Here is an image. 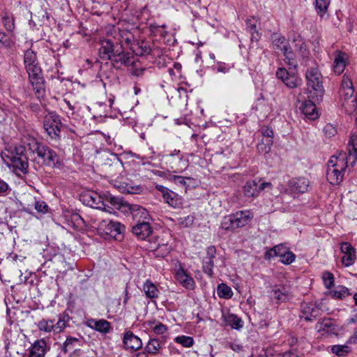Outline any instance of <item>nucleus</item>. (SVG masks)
Wrapping results in <instances>:
<instances>
[{
    "mask_svg": "<svg viewBox=\"0 0 357 357\" xmlns=\"http://www.w3.org/2000/svg\"><path fill=\"white\" fill-rule=\"evenodd\" d=\"M175 342L176 343H178L181 344L184 347H191L194 344V340L192 337L190 336H185V335H181L177 336L174 339Z\"/></svg>",
    "mask_w": 357,
    "mask_h": 357,
    "instance_id": "4c0bfd02",
    "label": "nucleus"
},
{
    "mask_svg": "<svg viewBox=\"0 0 357 357\" xmlns=\"http://www.w3.org/2000/svg\"><path fill=\"white\" fill-rule=\"evenodd\" d=\"M121 38L125 40L126 43L129 44L131 42V33L126 31L119 32Z\"/></svg>",
    "mask_w": 357,
    "mask_h": 357,
    "instance_id": "e2e57ef3",
    "label": "nucleus"
},
{
    "mask_svg": "<svg viewBox=\"0 0 357 357\" xmlns=\"http://www.w3.org/2000/svg\"><path fill=\"white\" fill-rule=\"evenodd\" d=\"M38 327L40 331L49 333L54 331V323L52 319L47 320L43 319L38 322Z\"/></svg>",
    "mask_w": 357,
    "mask_h": 357,
    "instance_id": "e433bc0d",
    "label": "nucleus"
},
{
    "mask_svg": "<svg viewBox=\"0 0 357 357\" xmlns=\"http://www.w3.org/2000/svg\"><path fill=\"white\" fill-rule=\"evenodd\" d=\"M164 160L174 172H181L187 167V162L180 154L179 150L174 149L170 154L165 155Z\"/></svg>",
    "mask_w": 357,
    "mask_h": 357,
    "instance_id": "9b49d317",
    "label": "nucleus"
},
{
    "mask_svg": "<svg viewBox=\"0 0 357 357\" xmlns=\"http://www.w3.org/2000/svg\"><path fill=\"white\" fill-rule=\"evenodd\" d=\"M322 278L325 287L327 289H330L334 284V276L333 275L328 271L323 273Z\"/></svg>",
    "mask_w": 357,
    "mask_h": 357,
    "instance_id": "49530a36",
    "label": "nucleus"
},
{
    "mask_svg": "<svg viewBox=\"0 0 357 357\" xmlns=\"http://www.w3.org/2000/svg\"><path fill=\"white\" fill-rule=\"evenodd\" d=\"M143 289L146 296L150 298H155L158 296L159 290L157 287L150 280H146L144 285Z\"/></svg>",
    "mask_w": 357,
    "mask_h": 357,
    "instance_id": "7c9ffc66",
    "label": "nucleus"
},
{
    "mask_svg": "<svg viewBox=\"0 0 357 357\" xmlns=\"http://www.w3.org/2000/svg\"><path fill=\"white\" fill-rule=\"evenodd\" d=\"M347 159L351 161V165L356 163L357 160V135L352 134L348 142Z\"/></svg>",
    "mask_w": 357,
    "mask_h": 357,
    "instance_id": "393cba45",
    "label": "nucleus"
},
{
    "mask_svg": "<svg viewBox=\"0 0 357 357\" xmlns=\"http://www.w3.org/2000/svg\"><path fill=\"white\" fill-rule=\"evenodd\" d=\"M29 74V77L31 84L33 86V90L35 91L36 95L38 98H40L43 95V77L42 70L40 66L32 68L30 70H26Z\"/></svg>",
    "mask_w": 357,
    "mask_h": 357,
    "instance_id": "1a4fd4ad",
    "label": "nucleus"
},
{
    "mask_svg": "<svg viewBox=\"0 0 357 357\" xmlns=\"http://www.w3.org/2000/svg\"><path fill=\"white\" fill-rule=\"evenodd\" d=\"M301 316L306 321H312L320 314V309L312 303H303L301 305Z\"/></svg>",
    "mask_w": 357,
    "mask_h": 357,
    "instance_id": "412c9836",
    "label": "nucleus"
},
{
    "mask_svg": "<svg viewBox=\"0 0 357 357\" xmlns=\"http://www.w3.org/2000/svg\"><path fill=\"white\" fill-rule=\"evenodd\" d=\"M347 160L345 153L331 158L326 171L327 179L331 184L338 185L342 181L344 172L347 167Z\"/></svg>",
    "mask_w": 357,
    "mask_h": 357,
    "instance_id": "f257e3e1",
    "label": "nucleus"
},
{
    "mask_svg": "<svg viewBox=\"0 0 357 357\" xmlns=\"http://www.w3.org/2000/svg\"><path fill=\"white\" fill-rule=\"evenodd\" d=\"M160 348V343L157 339H151L146 344L145 349L149 354H155Z\"/></svg>",
    "mask_w": 357,
    "mask_h": 357,
    "instance_id": "79ce46f5",
    "label": "nucleus"
},
{
    "mask_svg": "<svg viewBox=\"0 0 357 357\" xmlns=\"http://www.w3.org/2000/svg\"><path fill=\"white\" fill-rule=\"evenodd\" d=\"M176 278L184 287L187 289H193L195 287V281L193 278L188 275L183 269L176 272Z\"/></svg>",
    "mask_w": 357,
    "mask_h": 357,
    "instance_id": "cd10ccee",
    "label": "nucleus"
},
{
    "mask_svg": "<svg viewBox=\"0 0 357 357\" xmlns=\"http://www.w3.org/2000/svg\"><path fill=\"white\" fill-rule=\"evenodd\" d=\"M329 5V0H316V8L321 13L325 12Z\"/></svg>",
    "mask_w": 357,
    "mask_h": 357,
    "instance_id": "864d4df0",
    "label": "nucleus"
},
{
    "mask_svg": "<svg viewBox=\"0 0 357 357\" xmlns=\"http://www.w3.org/2000/svg\"><path fill=\"white\" fill-rule=\"evenodd\" d=\"M287 250V248L283 245H279L275 246L270 252H267L266 255L269 254L271 256H272V252H273L275 256L281 257L285 253Z\"/></svg>",
    "mask_w": 357,
    "mask_h": 357,
    "instance_id": "09e8293b",
    "label": "nucleus"
},
{
    "mask_svg": "<svg viewBox=\"0 0 357 357\" xmlns=\"http://www.w3.org/2000/svg\"><path fill=\"white\" fill-rule=\"evenodd\" d=\"M340 250L343 253L342 263L345 266H349L354 264L356 260V252L352 245L344 242L341 244Z\"/></svg>",
    "mask_w": 357,
    "mask_h": 357,
    "instance_id": "dca6fc26",
    "label": "nucleus"
},
{
    "mask_svg": "<svg viewBox=\"0 0 357 357\" xmlns=\"http://www.w3.org/2000/svg\"><path fill=\"white\" fill-rule=\"evenodd\" d=\"M256 180L249 181L246 182L243 188V193L245 197L248 198L257 197L261 191L264 190L266 188H272L271 183L262 182L260 183Z\"/></svg>",
    "mask_w": 357,
    "mask_h": 357,
    "instance_id": "9d476101",
    "label": "nucleus"
},
{
    "mask_svg": "<svg viewBox=\"0 0 357 357\" xmlns=\"http://www.w3.org/2000/svg\"><path fill=\"white\" fill-rule=\"evenodd\" d=\"M47 344L45 340H36L31 347L29 355L33 357H44L46 351Z\"/></svg>",
    "mask_w": 357,
    "mask_h": 357,
    "instance_id": "a878e982",
    "label": "nucleus"
},
{
    "mask_svg": "<svg viewBox=\"0 0 357 357\" xmlns=\"http://www.w3.org/2000/svg\"><path fill=\"white\" fill-rule=\"evenodd\" d=\"M282 357H301L297 353L289 351L284 353Z\"/></svg>",
    "mask_w": 357,
    "mask_h": 357,
    "instance_id": "774afa93",
    "label": "nucleus"
},
{
    "mask_svg": "<svg viewBox=\"0 0 357 357\" xmlns=\"http://www.w3.org/2000/svg\"><path fill=\"white\" fill-rule=\"evenodd\" d=\"M305 78L307 80V91L309 93L308 98L319 99L322 98L324 93L323 86V77L317 67H310L307 69L305 73Z\"/></svg>",
    "mask_w": 357,
    "mask_h": 357,
    "instance_id": "7ed1b4c3",
    "label": "nucleus"
},
{
    "mask_svg": "<svg viewBox=\"0 0 357 357\" xmlns=\"http://www.w3.org/2000/svg\"><path fill=\"white\" fill-rule=\"evenodd\" d=\"M291 74L284 68H280L277 70L276 75L278 79H281L282 82L289 77Z\"/></svg>",
    "mask_w": 357,
    "mask_h": 357,
    "instance_id": "13d9d810",
    "label": "nucleus"
},
{
    "mask_svg": "<svg viewBox=\"0 0 357 357\" xmlns=\"http://www.w3.org/2000/svg\"><path fill=\"white\" fill-rule=\"evenodd\" d=\"M330 294L334 298L342 299L346 296H348L350 294L347 287L339 286L333 291H331Z\"/></svg>",
    "mask_w": 357,
    "mask_h": 357,
    "instance_id": "c9c22d12",
    "label": "nucleus"
},
{
    "mask_svg": "<svg viewBox=\"0 0 357 357\" xmlns=\"http://www.w3.org/2000/svg\"><path fill=\"white\" fill-rule=\"evenodd\" d=\"M298 77L292 73L284 79L283 83L289 88H295L298 86Z\"/></svg>",
    "mask_w": 357,
    "mask_h": 357,
    "instance_id": "de8ad7c7",
    "label": "nucleus"
},
{
    "mask_svg": "<svg viewBox=\"0 0 357 357\" xmlns=\"http://www.w3.org/2000/svg\"><path fill=\"white\" fill-rule=\"evenodd\" d=\"M130 210L133 213V216L135 218L139 216L143 218L144 221L149 219V215L148 211L140 206L133 205L130 207Z\"/></svg>",
    "mask_w": 357,
    "mask_h": 357,
    "instance_id": "f704fd0d",
    "label": "nucleus"
},
{
    "mask_svg": "<svg viewBox=\"0 0 357 357\" xmlns=\"http://www.w3.org/2000/svg\"><path fill=\"white\" fill-rule=\"evenodd\" d=\"M98 230L106 236L116 238L118 235L124 232L125 227L120 222L105 220L99 223Z\"/></svg>",
    "mask_w": 357,
    "mask_h": 357,
    "instance_id": "6e6552de",
    "label": "nucleus"
},
{
    "mask_svg": "<svg viewBox=\"0 0 357 357\" xmlns=\"http://www.w3.org/2000/svg\"><path fill=\"white\" fill-rule=\"evenodd\" d=\"M9 190V186L6 182L0 178V196L6 195Z\"/></svg>",
    "mask_w": 357,
    "mask_h": 357,
    "instance_id": "052dcab7",
    "label": "nucleus"
},
{
    "mask_svg": "<svg viewBox=\"0 0 357 357\" xmlns=\"http://www.w3.org/2000/svg\"><path fill=\"white\" fill-rule=\"evenodd\" d=\"M79 342V340L76 337H69L63 344L62 351L66 354L68 351L75 347L77 343Z\"/></svg>",
    "mask_w": 357,
    "mask_h": 357,
    "instance_id": "ea45409f",
    "label": "nucleus"
},
{
    "mask_svg": "<svg viewBox=\"0 0 357 357\" xmlns=\"http://www.w3.org/2000/svg\"><path fill=\"white\" fill-rule=\"evenodd\" d=\"M253 217L250 211H239L223 217L220 222V227L226 231H234L246 226Z\"/></svg>",
    "mask_w": 357,
    "mask_h": 357,
    "instance_id": "f03ea898",
    "label": "nucleus"
},
{
    "mask_svg": "<svg viewBox=\"0 0 357 357\" xmlns=\"http://www.w3.org/2000/svg\"><path fill=\"white\" fill-rule=\"evenodd\" d=\"M153 331L157 335H162L167 331V327L162 323H158L153 328Z\"/></svg>",
    "mask_w": 357,
    "mask_h": 357,
    "instance_id": "4d7b16f0",
    "label": "nucleus"
},
{
    "mask_svg": "<svg viewBox=\"0 0 357 357\" xmlns=\"http://www.w3.org/2000/svg\"><path fill=\"white\" fill-rule=\"evenodd\" d=\"M282 259H281V261L283 263V264H291L294 260H295V255L291 252H289L287 250V251L285 252V253L281 257Z\"/></svg>",
    "mask_w": 357,
    "mask_h": 357,
    "instance_id": "3c124183",
    "label": "nucleus"
},
{
    "mask_svg": "<svg viewBox=\"0 0 357 357\" xmlns=\"http://www.w3.org/2000/svg\"><path fill=\"white\" fill-rule=\"evenodd\" d=\"M132 233L139 239L144 240L152 233L150 224L143 220L132 227Z\"/></svg>",
    "mask_w": 357,
    "mask_h": 357,
    "instance_id": "4be33fe9",
    "label": "nucleus"
},
{
    "mask_svg": "<svg viewBox=\"0 0 357 357\" xmlns=\"http://www.w3.org/2000/svg\"><path fill=\"white\" fill-rule=\"evenodd\" d=\"M331 351L337 356H342L349 353V349L347 345H333Z\"/></svg>",
    "mask_w": 357,
    "mask_h": 357,
    "instance_id": "a18cd8bd",
    "label": "nucleus"
},
{
    "mask_svg": "<svg viewBox=\"0 0 357 357\" xmlns=\"http://www.w3.org/2000/svg\"><path fill=\"white\" fill-rule=\"evenodd\" d=\"M47 205L45 202H36L35 208L38 212L45 213L47 211Z\"/></svg>",
    "mask_w": 357,
    "mask_h": 357,
    "instance_id": "bf43d9fd",
    "label": "nucleus"
},
{
    "mask_svg": "<svg viewBox=\"0 0 357 357\" xmlns=\"http://www.w3.org/2000/svg\"><path fill=\"white\" fill-rule=\"evenodd\" d=\"M354 86L351 78L344 75L342 77L341 88L339 91L340 100L341 103L347 100H351V98H356L354 96Z\"/></svg>",
    "mask_w": 357,
    "mask_h": 357,
    "instance_id": "ddd939ff",
    "label": "nucleus"
},
{
    "mask_svg": "<svg viewBox=\"0 0 357 357\" xmlns=\"http://www.w3.org/2000/svg\"><path fill=\"white\" fill-rule=\"evenodd\" d=\"M3 23L5 28L9 31H12L15 28L13 19L10 17L8 15L3 16Z\"/></svg>",
    "mask_w": 357,
    "mask_h": 357,
    "instance_id": "603ef678",
    "label": "nucleus"
},
{
    "mask_svg": "<svg viewBox=\"0 0 357 357\" xmlns=\"http://www.w3.org/2000/svg\"><path fill=\"white\" fill-rule=\"evenodd\" d=\"M110 60L116 68H120L122 66H129L133 63V56L130 53L125 52L121 45L116 49Z\"/></svg>",
    "mask_w": 357,
    "mask_h": 357,
    "instance_id": "f8f14e48",
    "label": "nucleus"
},
{
    "mask_svg": "<svg viewBox=\"0 0 357 357\" xmlns=\"http://www.w3.org/2000/svg\"><path fill=\"white\" fill-rule=\"evenodd\" d=\"M193 222L194 217L192 215L178 218V224L183 227H190L193 224Z\"/></svg>",
    "mask_w": 357,
    "mask_h": 357,
    "instance_id": "8fccbe9b",
    "label": "nucleus"
},
{
    "mask_svg": "<svg viewBox=\"0 0 357 357\" xmlns=\"http://www.w3.org/2000/svg\"><path fill=\"white\" fill-rule=\"evenodd\" d=\"M261 133L262 137L264 140L270 139L271 141H273V131L272 129L267 128V127H263L261 128Z\"/></svg>",
    "mask_w": 357,
    "mask_h": 357,
    "instance_id": "6e6d98bb",
    "label": "nucleus"
},
{
    "mask_svg": "<svg viewBox=\"0 0 357 357\" xmlns=\"http://www.w3.org/2000/svg\"><path fill=\"white\" fill-rule=\"evenodd\" d=\"M271 296L276 300L277 303L287 302L292 298L290 288L285 285L274 286L271 291Z\"/></svg>",
    "mask_w": 357,
    "mask_h": 357,
    "instance_id": "2eb2a0df",
    "label": "nucleus"
},
{
    "mask_svg": "<svg viewBox=\"0 0 357 357\" xmlns=\"http://www.w3.org/2000/svg\"><path fill=\"white\" fill-rule=\"evenodd\" d=\"M341 105L345 112L348 114H351L357 112V96H356V98H351V100L344 101Z\"/></svg>",
    "mask_w": 357,
    "mask_h": 357,
    "instance_id": "473e14b6",
    "label": "nucleus"
},
{
    "mask_svg": "<svg viewBox=\"0 0 357 357\" xmlns=\"http://www.w3.org/2000/svg\"><path fill=\"white\" fill-rule=\"evenodd\" d=\"M347 343L349 344H357V330H356L352 335L348 339Z\"/></svg>",
    "mask_w": 357,
    "mask_h": 357,
    "instance_id": "338daca9",
    "label": "nucleus"
},
{
    "mask_svg": "<svg viewBox=\"0 0 357 357\" xmlns=\"http://www.w3.org/2000/svg\"><path fill=\"white\" fill-rule=\"evenodd\" d=\"M84 200L86 202L87 204L93 208H102L104 211H109L106 207L109 208V205L106 204L102 197L96 192H89L84 195Z\"/></svg>",
    "mask_w": 357,
    "mask_h": 357,
    "instance_id": "6ab92c4d",
    "label": "nucleus"
},
{
    "mask_svg": "<svg viewBox=\"0 0 357 357\" xmlns=\"http://www.w3.org/2000/svg\"><path fill=\"white\" fill-rule=\"evenodd\" d=\"M273 48L277 52H280L285 57V62L290 66L296 67L294 52L285 38L278 33L272 35Z\"/></svg>",
    "mask_w": 357,
    "mask_h": 357,
    "instance_id": "20e7f679",
    "label": "nucleus"
},
{
    "mask_svg": "<svg viewBox=\"0 0 357 357\" xmlns=\"http://www.w3.org/2000/svg\"><path fill=\"white\" fill-rule=\"evenodd\" d=\"M141 190H142V188L139 185H137V186L129 185V186L126 187V188L125 189L124 191L128 194H137V193H139Z\"/></svg>",
    "mask_w": 357,
    "mask_h": 357,
    "instance_id": "680f3d73",
    "label": "nucleus"
},
{
    "mask_svg": "<svg viewBox=\"0 0 357 357\" xmlns=\"http://www.w3.org/2000/svg\"><path fill=\"white\" fill-rule=\"evenodd\" d=\"M215 248L214 246H209L206 249V256L203 259V271L210 277H212L213 274V259L215 257Z\"/></svg>",
    "mask_w": 357,
    "mask_h": 357,
    "instance_id": "a211bd4d",
    "label": "nucleus"
},
{
    "mask_svg": "<svg viewBox=\"0 0 357 357\" xmlns=\"http://www.w3.org/2000/svg\"><path fill=\"white\" fill-rule=\"evenodd\" d=\"M106 204L107 203H109L113 208L109 206V208H107V209H108L109 211V208H112V210H114V208L116 209H120L121 206H122V201L120 198H118V197H113V196H109L108 197L106 198V199L104 201ZM109 213H111V211H109Z\"/></svg>",
    "mask_w": 357,
    "mask_h": 357,
    "instance_id": "58836bf2",
    "label": "nucleus"
},
{
    "mask_svg": "<svg viewBox=\"0 0 357 357\" xmlns=\"http://www.w3.org/2000/svg\"><path fill=\"white\" fill-rule=\"evenodd\" d=\"M162 197L165 202L173 208H180L182 205V198L171 190L166 192Z\"/></svg>",
    "mask_w": 357,
    "mask_h": 357,
    "instance_id": "bb28decb",
    "label": "nucleus"
},
{
    "mask_svg": "<svg viewBox=\"0 0 357 357\" xmlns=\"http://www.w3.org/2000/svg\"><path fill=\"white\" fill-rule=\"evenodd\" d=\"M61 122L59 115L54 112H48L44 117L43 128L52 138L57 139L60 137Z\"/></svg>",
    "mask_w": 357,
    "mask_h": 357,
    "instance_id": "39448f33",
    "label": "nucleus"
},
{
    "mask_svg": "<svg viewBox=\"0 0 357 357\" xmlns=\"http://www.w3.org/2000/svg\"><path fill=\"white\" fill-rule=\"evenodd\" d=\"M345 61H344V54L338 53L334 59V64H333V70L334 72L340 75L342 73H343L344 68H345Z\"/></svg>",
    "mask_w": 357,
    "mask_h": 357,
    "instance_id": "2f4dec72",
    "label": "nucleus"
},
{
    "mask_svg": "<svg viewBox=\"0 0 357 357\" xmlns=\"http://www.w3.org/2000/svg\"><path fill=\"white\" fill-rule=\"evenodd\" d=\"M68 316L60 315L56 324H54V331L60 333L66 327V323L68 321Z\"/></svg>",
    "mask_w": 357,
    "mask_h": 357,
    "instance_id": "a19ab883",
    "label": "nucleus"
},
{
    "mask_svg": "<svg viewBox=\"0 0 357 357\" xmlns=\"http://www.w3.org/2000/svg\"><path fill=\"white\" fill-rule=\"evenodd\" d=\"M273 142V141H271L270 139L265 140L261 139V142L257 145L258 151L262 153H268L271 150Z\"/></svg>",
    "mask_w": 357,
    "mask_h": 357,
    "instance_id": "37998d69",
    "label": "nucleus"
},
{
    "mask_svg": "<svg viewBox=\"0 0 357 357\" xmlns=\"http://www.w3.org/2000/svg\"><path fill=\"white\" fill-rule=\"evenodd\" d=\"M289 187L294 192L304 193L308 190L310 181L303 177L294 178L290 181Z\"/></svg>",
    "mask_w": 357,
    "mask_h": 357,
    "instance_id": "5701e85b",
    "label": "nucleus"
},
{
    "mask_svg": "<svg viewBox=\"0 0 357 357\" xmlns=\"http://www.w3.org/2000/svg\"><path fill=\"white\" fill-rule=\"evenodd\" d=\"M231 66L226 65L225 63H218L217 66V70L220 73H226L229 71Z\"/></svg>",
    "mask_w": 357,
    "mask_h": 357,
    "instance_id": "0e129e2a",
    "label": "nucleus"
},
{
    "mask_svg": "<svg viewBox=\"0 0 357 357\" xmlns=\"http://www.w3.org/2000/svg\"><path fill=\"white\" fill-rule=\"evenodd\" d=\"M24 61L26 70L39 66L36 54L31 50H27L24 56Z\"/></svg>",
    "mask_w": 357,
    "mask_h": 357,
    "instance_id": "c756f323",
    "label": "nucleus"
},
{
    "mask_svg": "<svg viewBox=\"0 0 357 357\" xmlns=\"http://www.w3.org/2000/svg\"><path fill=\"white\" fill-rule=\"evenodd\" d=\"M101 47L99 50V54L102 59L110 60L116 49L121 45L116 42V45L110 39H104L100 41Z\"/></svg>",
    "mask_w": 357,
    "mask_h": 357,
    "instance_id": "4468645a",
    "label": "nucleus"
},
{
    "mask_svg": "<svg viewBox=\"0 0 357 357\" xmlns=\"http://www.w3.org/2000/svg\"><path fill=\"white\" fill-rule=\"evenodd\" d=\"M173 179L176 184L181 185L182 186H185L187 185V181L192 180L190 177H184L181 176H174Z\"/></svg>",
    "mask_w": 357,
    "mask_h": 357,
    "instance_id": "5fc2aeb1",
    "label": "nucleus"
},
{
    "mask_svg": "<svg viewBox=\"0 0 357 357\" xmlns=\"http://www.w3.org/2000/svg\"><path fill=\"white\" fill-rule=\"evenodd\" d=\"M247 29L252 35L251 39L252 40H255L257 41L259 40V34L257 30V26L255 24L252 23V20H247Z\"/></svg>",
    "mask_w": 357,
    "mask_h": 357,
    "instance_id": "c03bdc74",
    "label": "nucleus"
},
{
    "mask_svg": "<svg viewBox=\"0 0 357 357\" xmlns=\"http://www.w3.org/2000/svg\"><path fill=\"white\" fill-rule=\"evenodd\" d=\"M223 319L226 324L232 328L239 330L243 327L241 319L234 314H224Z\"/></svg>",
    "mask_w": 357,
    "mask_h": 357,
    "instance_id": "c85d7f7f",
    "label": "nucleus"
},
{
    "mask_svg": "<svg viewBox=\"0 0 357 357\" xmlns=\"http://www.w3.org/2000/svg\"><path fill=\"white\" fill-rule=\"evenodd\" d=\"M89 326L104 334L108 333L112 331L111 324L105 319H91L89 321Z\"/></svg>",
    "mask_w": 357,
    "mask_h": 357,
    "instance_id": "b1692460",
    "label": "nucleus"
},
{
    "mask_svg": "<svg viewBox=\"0 0 357 357\" xmlns=\"http://www.w3.org/2000/svg\"><path fill=\"white\" fill-rule=\"evenodd\" d=\"M123 343L125 349H130L132 351L139 350L142 347V342L139 337L135 335L130 331L124 333Z\"/></svg>",
    "mask_w": 357,
    "mask_h": 357,
    "instance_id": "f3484780",
    "label": "nucleus"
},
{
    "mask_svg": "<svg viewBox=\"0 0 357 357\" xmlns=\"http://www.w3.org/2000/svg\"><path fill=\"white\" fill-rule=\"evenodd\" d=\"M217 294L219 297L225 299L230 298L233 296L231 287L224 283H221L218 286Z\"/></svg>",
    "mask_w": 357,
    "mask_h": 357,
    "instance_id": "72a5a7b5",
    "label": "nucleus"
},
{
    "mask_svg": "<svg viewBox=\"0 0 357 357\" xmlns=\"http://www.w3.org/2000/svg\"><path fill=\"white\" fill-rule=\"evenodd\" d=\"M155 189L162 194V197L165 195V194H166V192H167L169 190V188L162 185H156Z\"/></svg>",
    "mask_w": 357,
    "mask_h": 357,
    "instance_id": "69168bd1",
    "label": "nucleus"
},
{
    "mask_svg": "<svg viewBox=\"0 0 357 357\" xmlns=\"http://www.w3.org/2000/svg\"><path fill=\"white\" fill-rule=\"evenodd\" d=\"M310 99L303 102L300 107V109L304 115L311 119H314L317 117L316 103L319 102L321 98L319 99L309 98Z\"/></svg>",
    "mask_w": 357,
    "mask_h": 357,
    "instance_id": "aec40b11",
    "label": "nucleus"
},
{
    "mask_svg": "<svg viewBox=\"0 0 357 357\" xmlns=\"http://www.w3.org/2000/svg\"><path fill=\"white\" fill-rule=\"evenodd\" d=\"M33 151H36L38 156L43 160V163L50 167L54 166L58 162V156L55 151L35 140H33Z\"/></svg>",
    "mask_w": 357,
    "mask_h": 357,
    "instance_id": "0eeeda50",
    "label": "nucleus"
},
{
    "mask_svg": "<svg viewBox=\"0 0 357 357\" xmlns=\"http://www.w3.org/2000/svg\"><path fill=\"white\" fill-rule=\"evenodd\" d=\"M26 148L24 146H17L14 151L8 156L10 165L16 169L26 173L29 167L28 158L25 154Z\"/></svg>",
    "mask_w": 357,
    "mask_h": 357,
    "instance_id": "423d86ee",
    "label": "nucleus"
}]
</instances>
